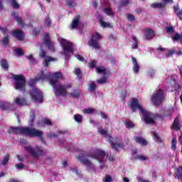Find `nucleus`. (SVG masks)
<instances>
[{
	"label": "nucleus",
	"mask_w": 182,
	"mask_h": 182,
	"mask_svg": "<svg viewBox=\"0 0 182 182\" xmlns=\"http://www.w3.org/2000/svg\"><path fill=\"white\" fill-rule=\"evenodd\" d=\"M129 107L132 113H136L137 110H139L140 113H142L144 120L146 124H154L155 122L154 119H153V114L146 111V109L143 108L139 99L134 97L132 98V100L129 104Z\"/></svg>",
	"instance_id": "2"
},
{
	"label": "nucleus",
	"mask_w": 182,
	"mask_h": 182,
	"mask_svg": "<svg viewBox=\"0 0 182 182\" xmlns=\"http://www.w3.org/2000/svg\"><path fill=\"white\" fill-rule=\"evenodd\" d=\"M30 96L34 102H39V103L43 102V93H42L41 91H39L36 87L31 88L30 90Z\"/></svg>",
	"instance_id": "10"
},
{
	"label": "nucleus",
	"mask_w": 182,
	"mask_h": 182,
	"mask_svg": "<svg viewBox=\"0 0 182 182\" xmlns=\"http://www.w3.org/2000/svg\"><path fill=\"white\" fill-rule=\"evenodd\" d=\"M51 23H52L50 22V19H49V18L46 19L45 25H46V26H50Z\"/></svg>",
	"instance_id": "63"
},
{
	"label": "nucleus",
	"mask_w": 182,
	"mask_h": 182,
	"mask_svg": "<svg viewBox=\"0 0 182 182\" xmlns=\"http://www.w3.org/2000/svg\"><path fill=\"white\" fill-rule=\"evenodd\" d=\"M42 123L44 126H53V123L49 119V118H44L42 120Z\"/></svg>",
	"instance_id": "39"
},
{
	"label": "nucleus",
	"mask_w": 182,
	"mask_h": 182,
	"mask_svg": "<svg viewBox=\"0 0 182 182\" xmlns=\"http://www.w3.org/2000/svg\"><path fill=\"white\" fill-rule=\"evenodd\" d=\"M1 66L4 69V70L8 71L9 70V64L8 63V61L5 59H2L0 61Z\"/></svg>",
	"instance_id": "31"
},
{
	"label": "nucleus",
	"mask_w": 182,
	"mask_h": 182,
	"mask_svg": "<svg viewBox=\"0 0 182 182\" xmlns=\"http://www.w3.org/2000/svg\"><path fill=\"white\" fill-rule=\"evenodd\" d=\"M26 58L30 60L31 63H35V59L33 58V55L31 54L27 55Z\"/></svg>",
	"instance_id": "57"
},
{
	"label": "nucleus",
	"mask_w": 182,
	"mask_h": 182,
	"mask_svg": "<svg viewBox=\"0 0 182 182\" xmlns=\"http://www.w3.org/2000/svg\"><path fill=\"white\" fill-rule=\"evenodd\" d=\"M0 109L5 112H14V110H15V107H14V104H11L5 101H1L0 102Z\"/></svg>",
	"instance_id": "12"
},
{
	"label": "nucleus",
	"mask_w": 182,
	"mask_h": 182,
	"mask_svg": "<svg viewBox=\"0 0 182 182\" xmlns=\"http://www.w3.org/2000/svg\"><path fill=\"white\" fill-rule=\"evenodd\" d=\"M173 42H178L180 41V43L182 45V33L179 34L178 33H175L174 36L171 37Z\"/></svg>",
	"instance_id": "27"
},
{
	"label": "nucleus",
	"mask_w": 182,
	"mask_h": 182,
	"mask_svg": "<svg viewBox=\"0 0 182 182\" xmlns=\"http://www.w3.org/2000/svg\"><path fill=\"white\" fill-rule=\"evenodd\" d=\"M173 109H167L165 111V113H163V114H154L153 116L154 119H161V120H164V117H167V116H171L173 114Z\"/></svg>",
	"instance_id": "17"
},
{
	"label": "nucleus",
	"mask_w": 182,
	"mask_h": 182,
	"mask_svg": "<svg viewBox=\"0 0 182 182\" xmlns=\"http://www.w3.org/2000/svg\"><path fill=\"white\" fill-rule=\"evenodd\" d=\"M36 117L35 116V113L33 112L31 114L29 119H30L31 123H33L35 122Z\"/></svg>",
	"instance_id": "59"
},
{
	"label": "nucleus",
	"mask_w": 182,
	"mask_h": 182,
	"mask_svg": "<svg viewBox=\"0 0 182 182\" xmlns=\"http://www.w3.org/2000/svg\"><path fill=\"white\" fill-rule=\"evenodd\" d=\"M104 12L108 16H114V13H113V11L109 7L104 9Z\"/></svg>",
	"instance_id": "37"
},
{
	"label": "nucleus",
	"mask_w": 182,
	"mask_h": 182,
	"mask_svg": "<svg viewBox=\"0 0 182 182\" xmlns=\"http://www.w3.org/2000/svg\"><path fill=\"white\" fill-rule=\"evenodd\" d=\"M134 140L140 146H147V141L141 136H135Z\"/></svg>",
	"instance_id": "26"
},
{
	"label": "nucleus",
	"mask_w": 182,
	"mask_h": 182,
	"mask_svg": "<svg viewBox=\"0 0 182 182\" xmlns=\"http://www.w3.org/2000/svg\"><path fill=\"white\" fill-rule=\"evenodd\" d=\"M84 113L85 114H92L95 113V109H93V108H86L84 110Z\"/></svg>",
	"instance_id": "50"
},
{
	"label": "nucleus",
	"mask_w": 182,
	"mask_h": 182,
	"mask_svg": "<svg viewBox=\"0 0 182 182\" xmlns=\"http://www.w3.org/2000/svg\"><path fill=\"white\" fill-rule=\"evenodd\" d=\"M9 155H6L3 159V161H1V164H2V166H6V164H8V162L9 161Z\"/></svg>",
	"instance_id": "48"
},
{
	"label": "nucleus",
	"mask_w": 182,
	"mask_h": 182,
	"mask_svg": "<svg viewBox=\"0 0 182 182\" xmlns=\"http://www.w3.org/2000/svg\"><path fill=\"white\" fill-rule=\"evenodd\" d=\"M174 177L178 180H182V166H180L175 170Z\"/></svg>",
	"instance_id": "24"
},
{
	"label": "nucleus",
	"mask_w": 182,
	"mask_h": 182,
	"mask_svg": "<svg viewBox=\"0 0 182 182\" xmlns=\"http://www.w3.org/2000/svg\"><path fill=\"white\" fill-rule=\"evenodd\" d=\"M97 89V85L93 81H90L88 85L89 92H95Z\"/></svg>",
	"instance_id": "32"
},
{
	"label": "nucleus",
	"mask_w": 182,
	"mask_h": 182,
	"mask_svg": "<svg viewBox=\"0 0 182 182\" xmlns=\"http://www.w3.org/2000/svg\"><path fill=\"white\" fill-rule=\"evenodd\" d=\"M37 82H39V80H38L37 77H35L33 79H30V80L28 82V85H29L30 87H35L33 86H35V85H36Z\"/></svg>",
	"instance_id": "36"
},
{
	"label": "nucleus",
	"mask_w": 182,
	"mask_h": 182,
	"mask_svg": "<svg viewBox=\"0 0 182 182\" xmlns=\"http://www.w3.org/2000/svg\"><path fill=\"white\" fill-rule=\"evenodd\" d=\"M165 29L168 33H174V27H173V26H171L169 27H166Z\"/></svg>",
	"instance_id": "54"
},
{
	"label": "nucleus",
	"mask_w": 182,
	"mask_h": 182,
	"mask_svg": "<svg viewBox=\"0 0 182 182\" xmlns=\"http://www.w3.org/2000/svg\"><path fill=\"white\" fill-rule=\"evenodd\" d=\"M11 5L14 9H19V8H21V6L18 4L16 0H11Z\"/></svg>",
	"instance_id": "41"
},
{
	"label": "nucleus",
	"mask_w": 182,
	"mask_h": 182,
	"mask_svg": "<svg viewBox=\"0 0 182 182\" xmlns=\"http://www.w3.org/2000/svg\"><path fill=\"white\" fill-rule=\"evenodd\" d=\"M11 35L14 38H15L16 39H17V41H19L20 42H22V41L25 39V33L21 31V30L19 28L13 31Z\"/></svg>",
	"instance_id": "14"
},
{
	"label": "nucleus",
	"mask_w": 182,
	"mask_h": 182,
	"mask_svg": "<svg viewBox=\"0 0 182 182\" xmlns=\"http://www.w3.org/2000/svg\"><path fill=\"white\" fill-rule=\"evenodd\" d=\"M70 96L74 98H77L80 96V91L75 90L74 92L70 93Z\"/></svg>",
	"instance_id": "46"
},
{
	"label": "nucleus",
	"mask_w": 182,
	"mask_h": 182,
	"mask_svg": "<svg viewBox=\"0 0 182 182\" xmlns=\"http://www.w3.org/2000/svg\"><path fill=\"white\" fill-rule=\"evenodd\" d=\"M173 82H175V85H174L175 90H176V91L181 90V85H180V84H177V80L173 79Z\"/></svg>",
	"instance_id": "51"
},
{
	"label": "nucleus",
	"mask_w": 182,
	"mask_h": 182,
	"mask_svg": "<svg viewBox=\"0 0 182 182\" xmlns=\"http://www.w3.org/2000/svg\"><path fill=\"white\" fill-rule=\"evenodd\" d=\"M132 159L133 160H140L141 161H146V160H147V156L140 154L134 155V154H132Z\"/></svg>",
	"instance_id": "28"
},
{
	"label": "nucleus",
	"mask_w": 182,
	"mask_h": 182,
	"mask_svg": "<svg viewBox=\"0 0 182 182\" xmlns=\"http://www.w3.org/2000/svg\"><path fill=\"white\" fill-rule=\"evenodd\" d=\"M15 102L18 105V106H26L28 105L26 99L23 97H16L15 100Z\"/></svg>",
	"instance_id": "23"
},
{
	"label": "nucleus",
	"mask_w": 182,
	"mask_h": 182,
	"mask_svg": "<svg viewBox=\"0 0 182 182\" xmlns=\"http://www.w3.org/2000/svg\"><path fill=\"white\" fill-rule=\"evenodd\" d=\"M130 4V1L129 0H122L119 2L120 8H123V6H127Z\"/></svg>",
	"instance_id": "47"
},
{
	"label": "nucleus",
	"mask_w": 182,
	"mask_h": 182,
	"mask_svg": "<svg viewBox=\"0 0 182 182\" xmlns=\"http://www.w3.org/2000/svg\"><path fill=\"white\" fill-rule=\"evenodd\" d=\"M25 150L29 153L31 157L33 159H35L36 160H38L40 157H43L46 154L45 151L41 148L39 146H36L35 148L27 146L25 147Z\"/></svg>",
	"instance_id": "7"
},
{
	"label": "nucleus",
	"mask_w": 182,
	"mask_h": 182,
	"mask_svg": "<svg viewBox=\"0 0 182 182\" xmlns=\"http://www.w3.org/2000/svg\"><path fill=\"white\" fill-rule=\"evenodd\" d=\"M74 75H75V76H77L79 77V76L82 75V70H80V68H75L74 70Z\"/></svg>",
	"instance_id": "53"
},
{
	"label": "nucleus",
	"mask_w": 182,
	"mask_h": 182,
	"mask_svg": "<svg viewBox=\"0 0 182 182\" xmlns=\"http://www.w3.org/2000/svg\"><path fill=\"white\" fill-rule=\"evenodd\" d=\"M171 149L173 151H176L177 149V139L173 138L171 141Z\"/></svg>",
	"instance_id": "42"
},
{
	"label": "nucleus",
	"mask_w": 182,
	"mask_h": 182,
	"mask_svg": "<svg viewBox=\"0 0 182 182\" xmlns=\"http://www.w3.org/2000/svg\"><path fill=\"white\" fill-rule=\"evenodd\" d=\"M144 32L146 41H151V39H153V38L156 36V33L154 32V30L150 28H145L144 30Z\"/></svg>",
	"instance_id": "15"
},
{
	"label": "nucleus",
	"mask_w": 182,
	"mask_h": 182,
	"mask_svg": "<svg viewBox=\"0 0 182 182\" xmlns=\"http://www.w3.org/2000/svg\"><path fill=\"white\" fill-rule=\"evenodd\" d=\"M49 83L53 87L55 96H56V97H59V96L65 97L68 95L66 87L63 85H60L59 83V80L56 79H50Z\"/></svg>",
	"instance_id": "4"
},
{
	"label": "nucleus",
	"mask_w": 182,
	"mask_h": 182,
	"mask_svg": "<svg viewBox=\"0 0 182 182\" xmlns=\"http://www.w3.org/2000/svg\"><path fill=\"white\" fill-rule=\"evenodd\" d=\"M49 76H50V73H45V71L41 70L36 77L38 80H42L43 82V80H48Z\"/></svg>",
	"instance_id": "18"
},
{
	"label": "nucleus",
	"mask_w": 182,
	"mask_h": 182,
	"mask_svg": "<svg viewBox=\"0 0 182 182\" xmlns=\"http://www.w3.org/2000/svg\"><path fill=\"white\" fill-rule=\"evenodd\" d=\"M16 21H17V23H18V25H21V26L23 28H24V26H32L31 23H28V24H26L25 22H23V20L22 19V17H16Z\"/></svg>",
	"instance_id": "33"
},
{
	"label": "nucleus",
	"mask_w": 182,
	"mask_h": 182,
	"mask_svg": "<svg viewBox=\"0 0 182 182\" xmlns=\"http://www.w3.org/2000/svg\"><path fill=\"white\" fill-rule=\"evenodd\" d=\"M100 39H102V35L99 33H95L91 36L90 41L87 42L88 46L92 48V49H100V44H99Z\"/></svg>",
	"instance_id": "8"
},
{
	"label": "nucleus",
	"mask_w": 182,
	"mask_h": 182,
	"mask_svg": "<svg viewBox=\"0 0 182 182\" xmlns=\"http://www.w3.org/2000/svg\"><path fill=\"white\" fill-rule=\"evenodd\" d=\"M127 19L129 22H134L136 21V19L134 18V16L132 14L127 15Z\"/></svg>",
	"instance_id": "55"
},
{
	"label": "nucleus",
	"mask_w": 182,
	"mask_h": 182,
	"mask_svg": "<svg viewBox=\"0 0 182 182\" xmlns=\"http://www.w3.org/2000/svg\"><path fill=\"white\" fill-rule=\"evenodd\" d=\"M97 73H103V75H106V69L97 67L95 68Z\"/></svg>",
	"instance_id": "52"
},
{
	"label": "nucleus",
	"mask_w": 182,
	"mask_h": 182,
	"mask_svg": "<svg viewBox=\"0 0 182 182\" xmlns=\"http://www.w3.org/2000/svg\"><path fill=\"white\" fill-rule=\"evenodd\" d=\"M1 42L4 46H7V45H9V37L8 36L3 37L2 41H0V43Z\"/></svg>",
	"instance_id": "40"
},
{
	"label": "nucleus",
	"mask_w": 182,
	"mask_h": 182,
	"mask_svg": "<svg viewBox=\"0 0 182 182\" xmlns=\"http://www.w3.org/2000/svg\"><path fill=\"white\" fill-rule=\"evenodd\" d=\"M50 76H52V77L50 79H56V80H59V79L63 80V79H65L63 77V74H62V73L58 72V71L54 72L52 74H50Z\"/></svg>",
	"instance_id": "25"
},
{
	"label": "nucleus",
	"mask_w": 182,
	"mask_h": 182,
	"mask_svg": "<svg viewBox=\"0 0 182 182\" xmlns=\"http://www.w3.org/2000/svg\"><path fill=\"white\" fill-rule=\"evenodd\" d=\"M75 56L77 59L80 60V62H85V58L80 55V54H77Z\"/></svg>",
	"instance_id": "58"
},
{
	"label": "nucleus",
	"mask_w": 182,
	"mask_h": 182,
	"mask_svg": "<svg viewBox=\"0 0 182 182\" xmlns=\"http://www.w3.org/2000/svg\"><path fill=\"white\" fill-rule=\"evenodd\" d=\"M40 56H41V58H46V59H44V66L46 68H48L49 66L50 62H53V61L56 60V58L50 57L49 55H46V52H45V50H43V49H41Z\"/></svg>",
	"instance_id": "11"
},
{
	"label": "nucleus",
	"mask_w": 182,
	"mask_h": 182,
	"mask_svg": "<svg viewBox=\"0 0 182 182\" xmlns=\"http://www.w3.org/2000/svg\"><path fill=\"white\" fill-rule=\"evenodd\" d=\"M85 157H90V159L98 160L99 163L102 164L105 160V157H106V151L101 149H97L95 154H79L78 156L77 157V160H79L81 164L87 166V168H92V171H96L95 164L92 163L89 159Z\"/></svg>",
	"instance_id": "1"
},
{
	"label": "nucleus",
	"mask_w": 182,
	"mask_h": 182,
	"mask_svg": "<svg viewBox=\"0 0 182 182\" xmlns=\"http://www.w3.org/2000/svg\"><path fill=\"white\" fill-rule=\"evenodd\" d=\"M16 53L17 56H23V50H22V48H17L16 50Z\"/></svg>",
	"instance_id": "56"
},
{
	"label": "nucleus",
	"mask_w": 182,
	"mask_h": 182,
	"mask_svg": "<svg viewBox=\"0 0 182 182\" xmlns=\"http://www.w3.org/2000/svg\"><path fill=\"white\" fill-rule=\"evenodd\" d=\"M174 53H176V50H174V48H171L166 53L165 56L166 58H171Z\"/></svg>",
	"instance_id": "43"
},
{
	"label": "nucleus",
	"mask_w": 182,
	"mask_h": 182,
	"mask_svg": "<svg viewBox=\"0 0 182 182\" xmlns=\"http://www.w3.org/2000/svg\"><path fill=\"white\" fill-rule=\"evenodd\" d=\"M12 78L15 80L14 87L16 90L20 92H26V78L22 74L12 75Z\"/></svg>",
	"instance_id": "5"
},
{
	"label": "nucleus",
	"mask_w": 182,
	"mask_h": 182,
	"mask_svg": "<svg viewBox=\"0 0 182 182\" xmlns=\"http://www.w3.org/2000/svg\"><path fill=\"white\" fill-rule=\"evenodd\" d=\"M104 19L105 17H103V16H101L98 18L99 25L101 26V28H111L110 24L106 21H104Z\"/></svg>",
	"instance_id": "21"
},
{
	"label": "nucleus",
	"mask_w": 182,
	"mask_h": 182,
	"mask_svg": "<svg viewBox=\"0 0 182 182\" xmlns=\"http://www.w3.org/2000/svg\"><path fill=\"white\" fill-rule=\"evenodd\" d=\"M165 100L166 95H164V90L161 89L155 90L151 97V102L154 106H161V104Z\"/></svg>",
	"instance_id": "6"
},
{
	"label": "nucleus",
	"mask_w": 182,
	"mask_h": 182,
	"mask_svg": "<svg viewBox=\"0 0 182 182\" xmlns=\"http://www.w3.org/2000/svg\"><path fill=\"white\" fill-rule=\"evenodd\" d=\"M9 134H21L28 137H42L43 132L29 127H10Z\"/></svg>",
	"instance_id": "3"
},
{
	"label": "nucleus",
	"mask_w": 182,
	"mask_h": 182,
	"mask_svg": "<svg viewBox=\"0 0 182 182\" xmlns=\"http://www.w3.org/2000/svg\"><path fill=\"white\" fill-rule=\"evenodd\" d=\"M16 168L21 169V168H23V167H25V165H23V164H18L17 165H16Z\"/></svg>",
	"instance_id": "64"
},
{
	"label": "nucleus",
	"mask_w": 182,
	"mask_h": 182,
	"mask_svg": "<svg viewBox=\"0 0 182 182\" xmlns=\"http://www.w3.org/2000/svg\"><path fill=\"white\" fill-rule=\"evenodd\" d=\"M79 23H80V16H77L71 23L70 28L76 29L79 26Z\"/></svg>",
	"instance_id": "20"
},
{
	"label": "nucleus",
	"mask_w": 182,
	"mask_h": 182,
	"mask_svg": "<svg viewBox=\"0 0 182 182\" xmlns=\"http://www.w3.org/2000/svg\"><path fill=\"white\" fill-rule=\"evenodd\" d=\"M60 45L63 48V55L65 58H68L70 53H73V43L63 38L61 39Z\"/></svg>",
	"instance_id": "9"
},
{
	"label": "nucleus",
	"mask_w": 182,
	"mask_h": 182,
	"mask_svg": "<svg viewBox=\"0 0 182 182\" xmlns=\"http://www.w3.org/2000/svg\"><path fill=\"white\" fill-rule=\"evenodd\" d=\"M39 32H41V30H39L38 28H34L33 30V35H35V36H38V35H39Z\"/></svg>",
	"instance_id": "62"
},
{
	"label": "nucleus",
	"mask_w": 182,
	"mask_h": 182,
	"mask_svg": "<svg viewBox=\"0 0 182 182\" xmlns=\"http://www.w3.org/2000/svg\"><path fill=\"white\" fill-rule=\"evenodd\" d=\"M103 182H112L113 181V178L112 176L109 175H106L103 178H102Z\"/></svg>",
	"instance_id": "49"
},
{
	"label": "nucleus",
	"mask_w": 182,
	"mask_h": 182,
	"mask_svg": "<svg viewBox=\"0 0 182 182\" xmlns=\"http://www.w3.org/2000/svg\"><path fill=\"white\" fill-rule=\"evenodd\" d=\"M74 120L75 122H77V123H82L83 122V116L79 114H75L74 115Z\"/></svg>",
	"instance_id": "35"
},
{
	"label": "nucleus",
	"mask_w": 182,
	"mask_h": 182,
	"mask_svg": "<svg viewBox=\"0 0 182 182\" xmlns=\"http://www.w3.org/2000/svg\"><path fill=\"white\" fill-rule=\"evenodd\" d=\"M152 134L155 141H157L158 143H161V138L159 136V134H157V133H156V132H153Z\"/></svg>",
	"instance_id": "45"
},
{
	"label": "nucleus",
	"mask_w": 182,
	"mask_h": 182,
	"mask_svg": "<svg viewBox=\"0 0 182 182\" xmlns=\"http://www.w3.org/2000/svg\"><path fill=\"white\" fill-rule=\"evenodd\" d=\"M133 68L132 70L134 73H139L140 71V66L139 65V63L137 62V59L134 57H132Z\"/></svg>",
	"instance_id": "19"
},
{
	"label": "nucleus",
	"mask_w": 182,
	"mask_h": 182,
	"mask_svg": "<svg viewBox=\"0 0 182 182\" xmlns=\"http://www.w3.org/2000/svg\"><path fill=\"white\" fill-rule=\"evenodd\" d=\"M151 8H154V9H163L166 8L165 3H154L151 4Z\"/></svg>",
	"instance_id": "29"
},
{
	"label": "nucleus",
	"mask_w": 182,
	"mask_h": 182,
	"mask_svg": "<svg viewBox=\"0 0 182 182\" xmlns=\"http://www.w3.org/2000/svg\"><path fill=\"white\" fill-rule=\"evenodd\" d=\"M173 12L178 18L179 21H182V9H180L178 6H173Z\"/></svg>",
	"instance_id": "22"
},
{
	"label": "nucleus",
	"mask_w": 182,
	"mask_h": 182,
	"mask_svg": "<svg viewBox=\"0 0 182 182\" xmlns=\"http://www.w3.org/2000/svg\"><path fill=\"white\" fill-rule=\"evenodd\" d=\"M98 133H100V134H102V136H105V134H107V131L105 129H99Z\"/></svg>",
	"instance_id": "61"
},
{
	"label": "nucleus",
	"mask_w": 182,
	"mask_h": 182,
	"mask_svg": "<svg viewBox=\"0 0 182 182\" xmlns=\"http://www.w3.org/2000/svg\"><path fill=\"white\" fill-rule=\"evenodd\" d=\"M89 67L91 68L92 69L96 68V62L91 61L90 63H89Z\"/></svg>",
	"instance_id": "60"
},
{
	"label": "nucleus",
	"mask_w": 182,
	"mask_h": 182,
	"mask_svg": "<svg viewBox=\"0 0 182 182\" xmlns=\"http://www.w3.org/2000/svg\"><path fill=\"white\" fill-rule=\"evenodd\" d=\"M66 1V5L68 6V8L72 9V8H75L76 6V3L73 1V0H65Z\"/></svg>",
	"instance_id": "38"
},
{
	"label": "nucleus",
	"mask_w": 182,
	"mask_h": 182,
	"mask_svg": "<svg viewBox=\"0 0 182 182\" xmlns=\"http://www.w3.org/2000/svg\"><path fill=\"white\" fill-rule=\"evenodd\" d=\"M43 41L48 49L52 52H55V46H53V43L50 41L48 33L44 34Z\"/></svg>",
	"instance_id": "13"
},
{
	"label": "nucleus",
	"mask_w": 182,
	"mask_h": 182,
	"mask_svg": "<svg viewBox=\"0 0 182 182\" xmlns=\"http://www.w3.org/2000/svg\"><path fill=\"white\" fill-rule=\"evenodd\" d=\"M107 82V77L106 76H102L100 79L97 80L98 85H105Z\"/></svg>",
	"instance_id": "44"
},
{
	"label": "nucleus",
	"mask_w": 182,
	"mask_h": 182,
	"mask_svg": "<svg viewBox=\"0 0 182 182\" xmlns=\"http://www.w3.org/2000/svg\"><path fill=\"white\" fill-rule=\"evenodd\" d=\"M110 144H111V147L112 149H114V150H119V149H122L123 147V144L122 143H118V144H116L114 142H113V141H110Z\"/></svg>",
	"instance_id": "30"
},
{
	"label": "nucleus",
	"mask_w": 182,
	"mask_h": 182,
	"mask_svg": "<svg viewBox=\"0 0 182 182\" xmlns=\"http://www.w3.org/2000/svg\"><path fill=\"white\" fill-rule=\"evenodd\" d=\"M182 124L180 122V116H177L175 117L173 120V123L172 124V129H174L176 132H178V130H181Z\"/></svg>",
	"instance_id": "16"
},
{
	"label": "nucleus",
	"mask_w": 182,
	"mask_h": 182,
	"mask_svg": "<svg viewBox=\"0 0 182 182\" xmlns=\"http://www.w3.org/2000/svg\"><path fill=\"white\" fill-rule=\"evenodd\" d=\"M124 123L127 129H134L136 127V124L132 120L124 122Z\"/></svg>",
	"instance_id": "34"
}]
</instances>
